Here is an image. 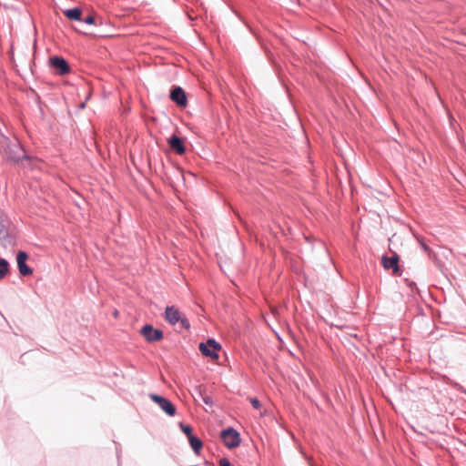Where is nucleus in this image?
<instances>
[{
	"label": "nucleus",
	"instance_id": "obj_20",
	"mask_svg": "<svg viewBox=\"0 0 466 466\" xmlns=\"http://www.w3.org/2000/svg\"><path fill=\"white\" fill-rule=\"evenodd\" d=\"M218 466H233V464L230 462V461L228 458L223 457V458L219 459Z\"/></svg>",
	"mask_w": 466,
	"mask_h": 466
},
{
	"label": "nucleus",
	"instance_id": "obj_16",
	"mask_svg": "<svg viewBox=\"0 0 466 466\" xmlns=\"http://www.w3.org/2000/svg\"><path fill=\"white\" fill-rule=\"evenodd\" d=\"M10 271V264L7 259L0 258V279L5 278Z\"/></svg>",
	"mask_w": 466,
	"mask_h": 466
},
{
	"label": "nucleus",
	"instance_id": "obj_19",
	"mask_svg": "<svg viewBox=\"0 0 466 466\" xmlns=\"http://www.w3.org/2000/svg\"><path fill=\"white\" fill-rule=\"evenodd\" d=\"M81 22H84L85 24L89 25H96L95 15L92 14H89L86 17H84V18L82 17Z\"/></svg>",
	"mask_w": 466,
	"mask_h": 466
},
{
	"label": "nucleus",
	"instance_id": "obj_21",
	"mask_svg": "<svg viewBox=\"0 0 466 466\" xmlns=\"http://www.w3.org/2000/svg\"><path fill=\"white\" fill-rule=\"evenodd\" d=\"M250 404L256 410H258L261 407V403H260V401L257 398H251L250 399Z\"/></svg>",
	"mask_w": 466,
	"mask_h": 466
},
{
	"label": "nucleus",
	"instance_id": "obj_18",
	"mask_svg": "<svg viewBox=\"0 0 466 466\" xmlns=\"http://www.w3.org/2000/svg\"><path fill=\"white\" fill-rule=\"evenodd\" d=\"M178 325L180 329L188 330L190 329V322L185 316H180V319L178 321Z\"/></svg>",
	"mask_w": 466,
	"mask_h": 466
},
{
	"label": "nucleus",
	"instance_id": "obj_23",
	"mask_svg": "<svg viewBox=\"0 0 466 466\" xmlns=\"http://www.w3.org/2000/svg\"><path fill=\"white\" fill-rule=\"evenodd\" d=\"M85 106H86V104H85V103H82V104H81V106H80V107H81V108H84V107H85Z\"/></svg>",
	"mask_w": 466,
	"mask_h": 466
},
{
	"label": "nucleus",
	"instance_id": "obj_3",
	"mask_svg": "<svg viewBox=\"0 0 466 466\" xmlns=\"http://www.w3.org/2000/svg\"><path fill=\"white\" fill-rule=\"evenodd\" d=\"M221 350V345L214 339H208L207 342L199 344V350L205 357H209L212 360H218L219 355L218 351Z\"/></svg>",
	"mask_w": 466,
	"mask_h": 466
},
{
	"label": "nucleus",
	"instance_id": "obj_7",
	"mask_svg": "<svg viewBox=\"0 0 466 466\" xmlns=\"http://www.w3.org/2000/svg\"><path fill=\"white\" fill-rule=\"evenodd\" d=\"M400 257L396 253H394L392 256L388 257L386 255H383L381 258V263L385 269H392L393 273L397 276H400L402 273V270L399 264Z\"/></svg>",
	"mask_w": 466,
	"mask_h": 466
},
{
	"label": "nucleus",
	"instance_id": "obj_9",
	"mask_svg": "<svg viewBox=\"0 0 466 466\" xmlns=\"http://www.w3.org/2000/svg\"><path fill=\"white\" fill-rule=\"evenodd\" d=\"M169 98L177 106L185 107L187 105V97L184 89L179 86H174L169 93Z\"/></svg>",
	"mask_w": 466,
	"mask_h": 466
},
{
	"label": "nucleus",
	"instance_id": "obj_2",
	"mask_svg": "<svg viewBox=\"0 0 466 466\" xmlns=\"http://www.w3.org/2000/svg\"><path fill=\"white\" fill-rule=\"evenodd\" d=\"M49 66L58 76H66L71 72L69 63L61 56H51L49 58Z\"/></svg>",
	"mask_w": 466,
	"mask_h": 466
},
{
	"label": "nucleus",
	"instance_id": "obj_12",
	"mask_svg": "<svg viewBox=\"0 0 466 466\" xmlns=\"http://www.w3.org/2000/svg\"><path fill=\"white\" fill-rule=\"evenodd\" d=\"M181 313L175 306H167L164 312L165 320L170 325H176L180 319Z\"/></svg>",
	"mask_w": 466,
	"mask_h": 466
},
{
	"label": "nucleus",
	"instance_id": "obj_5",
	"mask_svg": "<svg viewBox=\"0 0 466 466\" xmlns=\"http://www.w3.org/2000/svg\"><path fill=\"white\" fill-rule=\"evenodd\" d=\"M140 333L148 342L160 341L164 338L163 331L159 329H155L151 324L144 325L140 329Z\"/></svg>",
	"mask_w": 466,
	"mask_h": 466
},
{
	"label": "nucleus",
	"instance_id": "obj_8",
	"mask_svg": "<svg viewBox=\"0 0 466 466\" xmlns=\"http://www.w3.org/2000/svg\"><path fill=\"white\" fill-rule=\"evenodd\" d=\"M14 236L10 230V221L7 217L0 211V240L11 243Z\"/></svg>",
	"mask_w": 466,
	"mask_h": 466
},
{
	"label": "nucleus",
	"instance_id": "obj_4",
	"mask_svg": "<svg viewBox=\"0 0 466 466\" xmlns=\"http://www.w3.org/2000/svg\"><path fill=\"white\" fill-rule=\"evenodd\" d=\"M150 400L158 405V407L168 416L173 417L176 415L177 409L176 406L166 397L150 393Z\"/></svg>",
	"mask_w": 466,
	"mask_h": 466
},
{
	"label": "nucleus",
	"instance_id": "obj_15",
	"mask_svg": "<svg viewBox=\"0 0 466 466\" xmlns=\"http://www.w3.org/2000/svg\"><path fill=\"white\" fill-rule=\"evenodd\" d=\"M195 392L203 400V402L206 405L210 406V407L213 406L212 398L205 394V389L202 385L196 386Z\"/></svg>",
	"mask_w": 466,
	"mask_h": 466
},
{
	"label": "nucleus",
	"instance_id": "obj_14",
	"mask_svg": "<svg viewBox=\"0 0 466 466\" xmlns=\"http://www.w3.org/2000/svg\"><path fill=\"white\" fill-rule=\"evenodd\" d=\"M193 451L198 455L203 448V441L197 435L189 436L187 439Z\"/></svg>",
	"mask_w": 466,
	"mask_h": 466
},
{
	"label": "nucleus",
	"instance_id": "obj_1",
	"mask_svg": "<svg viewBox=\"0 0 466 466\" xmlns=\"http://www.w3.org/2000/svg\"><path fill=\"white\" fill-rule=\"evenodd\" d=\"M220 438L228 449H235L241 443L239 432L233 427H228L221 431Z\"/></svg>",
	"mask_w": 466,
	"mask_h": 466
},
{
	"label": "nucleus",
	"instance_id": "obj_10",
	"mask_svg": "<svg viewBox=\"0 0 466 466\" xmlns=\"http://www.w3.org/2000/svg\"><path fill=\"white\" fill-rule=\"evenodd\" d=\"M169 147L177 155L182 156L186 153L187 148L184 144V139L176 134H173L167 139Z\"/></svg>",
	"mask_w": 466,
	"mask_h": 466
},
{
	"label": "nucleus",
	"instance_id": "obj_6",
	"mask_svg": "<svg viewBox=\"0 0 466 466\" xmlns=\"http://www.w3.org/2000/svg\"><path fill=\"white\" fill-rule=\"evenodd\" d=\"M16 263L19 274L23 277L30 276L33 273V268L27 265L28 254L24 250H19L16 253Z\"/></svg>",
	"mask_w": 466,
	"mask_h": 466
},
{
	"label": "nucleus",
	"instance_id": "obj_22",
	"mask_svg": "<svg viewBox=\"0 0 466 466\" xmlns=\"http://www.w3.org/2000/svg\"><path fill=\"white\" fill-rule=\"evenodd\" d=\"M420 247L422 248V249L424 251H430V247L427 244H425L424 242H420Z\"/></svg>",
	"mask_w": 466,
	"mask_h": 466
},
{
	"label": "nucleus",
	"instance_id": "obj_11",
	"mask_svg": "<svg viewBox=\"0 0 466 466\" xmlns=\"http://www.w3.org/2000/svg\"><path fill=\"white\" fill-rule=\"evenodd\" d=\"M5 157L9 161L19 162L23 158L26 157V156L19 145H14L8 147L7 150L5 151Z\"/></svg>",
	"mask_w": 466,
	"mask_h": 466
},
{
	"label": "nucleus",
	"instance_id": "obj_13",
	"mask_svg": "<svg viewBox=\"0 0 466 466\" xmlns=\"http://www.w3.org/2000/svg\"><path fill=\"white\" fill-rule=\"evenodd\" d=\"M63 14L69 20L78 21V22L82 21L83 12L80 7H73V8L65 9L63 11Z\"/></svg>",
	"mask_w": 466,
	"mask_h": 466
},
{
	"label": "nucleus",
	"instance_id": "obj_17",
	"mask_svg": "<svg viewBox=\"0 0 466 466\" xmlns=\"http://www.w3.org/2000/svg\"><path fill=\"white\" fill-rule=\"evenodd\" d=\"M179 426H180V430L187 437V439L189 438V436L195 435L193 433V429L190 425L180 423Z\"/></svg>",
	"mask_w": 466,
	"mask_h": 466
}]
</instances>
